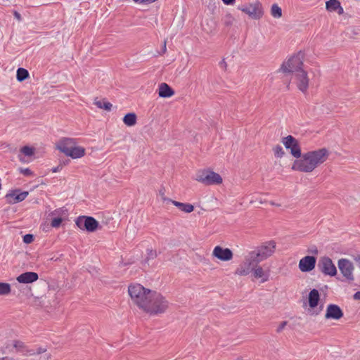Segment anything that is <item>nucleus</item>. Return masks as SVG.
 Segmentation results:
<instances>
[{"instance_id": "5701e85b", "label": "nucleus", "mask_w": 360, "mask_h": 360, "mask_svg": "<svg viewBox=\"0 0 360 360\" xmlns=\"http://www.w3.org/2000/svg\"><path fill=\"white\" fill-rule=\"evenodd\" d=\"M320 300V295L316 289H313L309 294V305L311 308L316 307Z\"/></svg>"}, {"instance_id": "2f4dec72", "label": "nucleus", "mask_w": 360, "mask_h": 360, "mask_svg": "<svg viewBox=\"0 0 360 360\" xmlns=\"http://www.w3.org/2000/svg\"><path fill=\"white\" fill-rule=\"evenodd\" d=\"M20 153L25 156L30 157L34 154V148L30 146H23L20 149Z\"/></svg>"}, {"instance_id": "e433bc0d", "label": "nucleus", "mask_w": 360, "mask_h": 360, "mask_svg": "<svg viewBox=\"0 0 360 360\" xmlns=\"http://www.w3.org/2000/svg\"><path fill=\"white\" fill-rule=\"evenodd\" d=\"M157 252L155 250H147V259H154L157 257Z\"/></svg>"}, {"instance_id": "49530a36", "label": "nucleus", "mask_w": 360, "mask_h": 360, "mask_svg": "<svg viewBox=\"0 0 360 360\" xmlns=\"http://www.w3.org/2000/svg\"><path fill=\"white\" fill-rule=\"evenodd\" d=\"M167 51L166 48V41H164L163 47H162V53H165Z\"/></svg>"}, {"instance_id": "1a4fd4ad", "label": "nucleus", "mask_w": 360, "mask_h": 360, "mask_svg": "<svg viewBox=\"0 0 360 360\" xmlns=\"http://www.w3.org/2000/svg\"><path fill=\"white\" fill-rule=\"evenodd\" d=\"M307 153V155H309L310 160H311V162L314 169L318 166L325 162L330 155L328 150L326 148L308 151Z\"/></svg>"}, {"instance_id": "f03ea898", "label": "nucleus", "mask_w": 360, "mask_h": 360, "mask_svg": "<svg viewBox=\"0 0 360 360\" xmlns=\"http://www.w3.org/2000/svg\"><path fill=\"white\" fill-rule=\"evenodd\" d=\"M56 148L65 155L73 159L80 158L85 155V149L77 146L75 139L62 138L56 143Z\"/></svg>"}, {"instance_id": "7c9ffc66", "label": "nucleus", "mask_w": 360, "mask_h": 360, "mask_svg": "<svg viewBox=\"0 0 360 360\" xmlns=\"http://www.w3.org/2000/svg\"><path fill=\"white\" fill-rule=\"evenodd\" d=\"M11 292V285L8 283H0V295L9 294Z\"/></svg>"}, {"instance_id": "ddd939ff", "label": "nucleus", "mask_w": 360, "mask_h": 360, "mask_svg": "<svg viewBox=\"0 0 360 360\" xmlns=\"http://www.w3.org/2000/svg\"><path fill=\"white\" fill-rule=\"evenodd\" d=\"M283 143L287 149L290 150V153L293 157L296 158L301 157L302 153L300 146L297 140L292 136L288 135L283 138Z\"/></svg>"}, {"instance_id": "f704fd0d", "label": "nucleus", "mask_w": 360, "mask_h": 360, "mask_svg": "<svg viewBox=\"0 0 360 360\" xmlns=\"http://www.w3.org/2000/svg\"><path fill=\"white\" fill-rule=\"evenodd\" d=\"M63 219L61 217H55L51 220V225L53 228H58L60 226Z\"/></svg>"}, {"instance_id": "09e8293b", "label": "nucleus", "mask_w": 360, "mask_h": 360, "mask_svg": "<svg viewBox=\"0 0 360 360\" xmlns=\"http://www.w3.org/2000/svg\"><path fill=\"white\" fill-rule=\"evenodd\" d=\"M59 171V167H56L52 169L53 172H57Z\"/></svg>"}, {"instance_id": "20e7f679", "label": "nucleus", "mask_w": 360, "mask_h": 360, "mask_svg": "<svg viewBox=\"0 0 360 360\" xmlns=\"http://www.w3.org/2000/svg\"><path fill=\"white\" fill-rule=\"evenodd\" d=\"M303 56L304 54L302 52L294 55L282 64L281 70L283 72H294L295 74L299 72V71H302Z\"/></svg>"}, {"instance_id": "423d86ee", "label": "nucleus", "mask_w": 360, "mask_h": 360, "mask_svg": "<svg viewBox=\"0 0 360 360\" xmlns=\"http://www.w3.org/2000/svg\"><path fill=\"white\" fill-rule=\"evenodd\" d=\"M195 180L205 185L220 184L222 182L221 176L210 170L199 171L195 176Z\"/></svg>"}, {"instance_id": "4c0bfd02", "label": "nucleus", "mask_w": 360, "mask_h": 360, "mask_svg": "<svg viewBox=\"0 0 360 360\" xmlns=\"http://www.w3.org/2000/svg\"><path fill=\"white\" fill-rule=\"evenodd\" d=\"M20 172L27 176L32 174V172L29 168H20Z\"/></svg>"}, {"instance_id": "0eeeda50", "label": "nucleus", "mask_w": 360, "mask_h": 360, "mask_svg": "<svg viewBox=\"0 0 360 360\" xmlns=\"http://www.w3.org/2000/svg\"><path fill=\"white\" fill-rule=\"evenodd\" d=\"M276 248V243L274 241H269L264 243L263 245L259 247L257 249L250 251L255 256L258 262L266 259L267 257L271 256Z\"/></svg>"}, {"instance_id": "a878e982", "label": "nucleus", "mask_w": 360, "mask_h": 360, "mask_svg": "<svg viewBox=\"0 0 360 360\" xmlns=\"http://www.w3.org/2000/svg\"><path fill=\"white\" fill-rule=\"evenodd\" d=\"M252 271L253 272L254 276L255 278H262V282L268 281L269 275L264 271L261 266H258L257 265V266L253 268Z\"/></svg>"}, {"instance_id": "f8f14e48", "label": "nucleus", "mask_w": 360, "mask_h": 360, "mask_svg": "<svg viewBox=\"0 0 360 360\" xmlns=\"http://www.w3.org/2000/svg\"><path fill=\"white\" fill-rule=\"evenodd\" d=\"M318 268L323 274L334 276L337 274V269L332 259L328 257H322L318 263Z\"/></svg>"}, {"instance_id": "dca6fc26", "label": "nucleus", "mask_w": 360, "mask_h": 360, "mask_svg": "<svg viewBox=\"0 0 360 360\" xmlns=\"http://www.w3.org/2000/svg\"><path fill=\"white\" fill-rule=\"evenodd\" d=\"M212 255L221 261H229L233 258V252L229 248H224L219 245L214 247Z\"/></svg>"}, {"instance_id": "603ef678", "label": "nucleus", "mask_w": 360, "mask_h": 360, "mask_svg": "<svg viewBox=\"0 0 360 360\" xmlns=\"http://www.w3.org/2000/svg\"><path fill=\"white\" fill-rule=\"evenodd\" d=\"M318 253V250L317 249H315V254H317Z\"/></svg>"}, {"instance_id": "412c9836", "label": "nucleus", "mask_w": 360, "mask_h": 360, "mask_svg": "<svg viewBox=\"0 0 360 360\" xmlns=\"http://www.w3.org/2000/svg\"><path fill=\"white\" fill-rule=\"evenodd\" d=\"M38 278L39 276L37 273L28 271L21 274L16 279L20 283H32L37 281Z\"/></svg>"}, {"instance_id": "39448f33", "label": "nucleus", "mask_w": 360, "mask_h": 360, "mask_svg": "<svg viewBox=\"0 0 360 360\" xmlns=\"http://www.w3.org/2000/svg\"><path fill=\"white\" fill-rule=\"evenodd\" d=\"M258 264V260L256 259L251 252H249L245 255L244 261L236 269L235 274L247 276Z\"/></svg>"}, {"instance_id": "4468645a", "label": "nucleus", "mask_w": 360, "mask_h": 360, "mask_svg": "<svg viewBox=\"0 0 360 360\" xmlns=\"http://www.w3.org/2000/svg\"><path fill=\"white\" fill-rule=\"evenodd\" d=\"M240 9L252 19H259L263 15L262 5L258 2L243 6Z\"/></svg>"}, {"instance_id": "f3484780", "label": "nucleus", "mask_w": 360, "mask_h": 360, "mask_svg": "<svg viewBox=\"0 0 360 360\" xmlns=\"http://www.w3.org/2000/svg\"><path fill=\"white\" fill-rule=\"evenodd\" d=\"M316 259L314 256H305L299 262V269L302 272H309L315 268Z\"/></svg>"}, {"instance_id": "9d476101", "label": "nucleus", "mask_w": 360, "mask_h": 360, "mask_svg": "<svg viewBox=\"0 0 360 360\" xmlns=\"http://www.w3.org/2000/svg\"><path fill=\"white\" fill-rule=\"evenodd\" d=\"M79 229L88 232H94L98 227V222L92 217L79 216L75 220Z\"/></svg>"}, {"instance_id": "58836bf2", "label": "nucleus", "mask_w": 360, "mask_h": 360, "mask_svg": "<svg viewBox=\"0 0 360 360\" xmlns=\"http://www.w3.org/2000/svg\"><path fill=\"white\" fill-rule=\"evenodd\" d=\"M287 325V322L286 321H283L280 323V325L278 326V327L276 329V331L278 333H281L285 328V326Z\"/></svg>"}, {"instance_id": "b1692460", "label": "nucleus", "mask_w": 360, "mask_h": 360, "mask_svg": "<svg viewBox=\"0 0 360 360\" xmlns=\"http://www.w3.org/2000/svg\"><path fill=\"white\" fill-rule=\"evenodd\" d=\"M326 9L329 11H338V13L341 14L343 13V8L340 5V3L338 0H329L326 2Z\"/></svg>"}, {"instance_id": "2eb2a0df", "label": "nucleus", "mask_w": 360, "mask_h": 360, "mask_svg": "<svg viewBox=\"0 0 360 360\" xmlns=\"http://www.w3.org/2000/svg\"><path fill=\"white\" fill-rule=\"evenodd\" d=\"M343 316L344 313L338 305L335 304H329L327 306L325 314L326 319L339 320L342 318Z\"/></svg>"}, {"instance_id": "cd10ccee", "label": "nucleus", "mask_w": 360, "mask_h": 360, "mask_svg": "<svg viewBox=\"0 0 360 360\" xmlns=\"http://www.w3.org/2000/svg\"><path fill=\"white\" fill-rule=\"evenodd\" d=\"M94 104L98 108L104 109V110H105L107 111H110L111 108H112V105L110 102L106 101L105 100L95 101Z\"/></svg>"}, {"instance_id": "a19ab883", "label": "nucleus", "mask_w": 360, "mask_h": 360, "mask_svg": "<svg viewBox=\"0 0 360 360\" xmlns=\"http://www.w3.org/2000/svg\"><path fill=\"white\" fill-rule=\"evenodd\" d=\"M354 260L356 262V263L357 264L358 266L360 268V254L356 255L354 257Z\"/></svg>"}, {"instance_id": "a18cd8bd", "label": "nucleus", "mask_w": 360, "mask_h": 360, "mask_svg": "<svg viewBox=\"0 0 360 360\" xmlns=\"http://www.w3.org/2000/svg\"><path fill=\"white\" fill-rule=\"evenodd\" d=\"M14 16L16 19H18V20H21V15L19 13H18L17 11H15L14 12Z\"/></svg>"}, {"instance_id": "c9c22d12", "label": "nucleus", "mask_w": 360, "mask_h": 360, "mask_svg": "<svg viewBox=\"0 0 360 360\" xmlns=\"http://www.w3.org/2000/svg\"><path fill=\"white\" fill-rule=\"evenodd\" d=\"M34 240L33 235L32 234H26L23 237V242L26 244L31 243Z\"/></svg>"}, {"instance_id": "79ce46f5", "label": "nucleus", "mask_w": 360, "mask_h": 360, "mask_svg": "<svg viewBox=\"0 0 360 360\" xmlns=\"http://www.w3.org/2000/svg\"><path fill=\"white\" fill-rule=\"evenodd\" d=\"M236 0H222L224 4L231 5L235 2Z\"/></svg>"}, {"instance_id": "3c124183", "label": "nucleus", "mask_w": 360, "mask_h": 360, "mask_svg": "<svg viewBox=\"0 0 360 360\" xmlns=\"http://www.w3.org/2000/svg\"><path fill=\"white\" fill-rule=\"evenodd\" d=\"M221 64L222 65H224L226 64V63H225L224 61H222V62L221 63Z\"/></svg>"}, {"instance_id": "f257e3e1", "label": "nucleus", "mask_w": 360, "mask_h": 360, "mask_svg": "<svg viewBox=\"0 0 360 360\" xmlns=\"http://www.w3.org/2000/svg\"><path fill=\"white\" fill-rule=\"evenodd\" d=\"M169 307V302L160 293L148 290V298L142 308L152 315L162 314Z\"/></svg>"}, {"instance_id": "7ed1b4c3", "label": "nucleus", "mask_w": 360, "mask_h": 360, "mask_svg": "<svg viewBox=\"0 0 360 360\" xmlns=\"http://www.w3.org/2000/svg\"><path fill=\"white\" fill-rule=\"evenodd\" d=\"M148 290L140 284L131 285L128 288L131 298L141 309L148 298Z\"/></svg>"}, {"instance_id": "aec40b11", "label": "nucleus", "mask_w": 360, "mask_h": 360, "mask_svg": "<svg viewBox=\"0 0 360 360\" xmlns=\"http://www.w3.org/2000/svg\"><path fill=\"white\" fill-rule=\"evenodd\" d=\"M27 195L28 192L27 191L20 192L19 191H15L11 193L7 194L6 198L10 203L15 204L24 200Z\"/></svg>"}, {"instance_id": "393cba45", "label": "nucleus", "mask_w": 360, "mask_h": 360, "mask_svg": "<svg viewBox=\"0 0 360 360\" xmlns=\"http://www.w3.org/2000/svg\"><path fill=\"white\" fill-rule=\"evenodd\" d=\"M172 203L177 207L180 210L185 213H191L193 211L194 207L191 204L189 203H183L175 200H169Z\"/></svg>"}, {"instance_id": "c03bdc74", "label": "nucleus", "mask_w": 360, "mask_h": 360, "mask_svg": "<svg viewBox=\"0 0 360 360\" xmlns=\"http://www.w3.org/2000/svg\"><path fill=\"white\" fill-rule=\"evenodd\" d=\"M353 297L356 300H360V291L355 292Z\"/></svg>"}, {"instance_id": "72a5a7b5", "label": "nucleus", "mask_w": 360, "mask_h": 360, "mask_svg": "<svg viewBox=\"0 0 360 360\" xmlns=\"http://www.w3.org/2000/svg\"><path fill=\"white\" fill-rule=\"evenodd\" d=\"M234 20L233 17L231 14H226L224 18V23L226 26H230L233 24Z\"/></svg>"}, {"instance_id": "bb28decb", "label": "nucleus", "mask_w": 360, "mask_h": 360, "mask_svg": "<svg viewBox=\"0 0 360 360\" xmlns=\"http://www.w3.org/2000/svg\"><path fill=\"white\" fill-rule=\"evenodd\" d=\"M123 122L129 127L134 126L136 123V115L134 113H128L124 117Z\"/></svg>"}, {"instance_id": "6ab92c4d", "label": "nucleus", "mask_w": 360, "mask_h": 360, "mask_svg": "<svg viewBox=\"0 0 360 360\" xmlns=\"http://www.w3.org/2000/svg\"><path fill=\"white\" fill-rule=\"evenodd\" d=\"M13 349L11 351H13V349L16 352H20L24 355H34L35 352L34 349H28L26 345L20 341V340H14L13 342Z\"/></svg>"}, {"instance_id": "9b49d317", "label": "nucleus", "mask_w": 360, "mask_h": 360, "mask_svg": "<svg viewBox=\"0 0 360 360\" xmlns=\"http://www.w3.org/2000/svg\"><path fill=\"white\" fill-rule=\"evenodd\" d=\"M338 266L342 276L349 281L354 279L353 271L354 266L353 263L348 259L342 258L338 262Z\"/></svg>"}, {"instance_id": "c756f323", "label": "nucleus", "mask_w": 360, "mask_h": 360, "mask_svg": "<svg viewBox=\"0 0 360 360\" xmlns=\"http://www.w3.org/2000/svg\"><path fill=\"white\" fill-rule=\"evenodd\" d=\"M271 14L275 18L282 16V10L277 4H273L271 8Z\"/></svg>"}, {"instance_id": "473e14b6", "label": "nucleus", "mask_w": 360, "mask_h": 360, "mask_svg": "<svg viewBox=\"0 0 360 360\" xmlns=\"http://www.w3.org/2000/svg\"><path fill=\"white\" fill-rule=\"evenodd\" d=\"M273 151H274V155L277 158H282L285 154V152H284L282 146H281L280 145H277L275 147H274Z\"/></svg>"}, {"instance_id": "ea45409f", "label": "nucleus", "mask_w": 360, "mask_h": 360, "mask_svg": "<svg viewBox=\"0 0 360 360\" xmlns=\"http://www.w3.org/2000/svg\"><path fill=\"white\" fill-rule=\"evenodd\" d=\"M35 354H40L41 353H44L46 351V348H43V347H39L37 348V350H34Z\"/></svg>"}, {"instance_id": "a211bd4d", "label": "nucleus", "mask_w": 360, "mask_h": 360, "mask_svg": "<svg viewBox=\"0 0 360 360\" xmlns=\"http://www.w3.org/2000/svg\"><path fill=\"white\" fill-rule=\"evenodd\" d=\"M295 75L297 79V86L298 89L304 93L306 92L309 86V79L307 72L304 70L299 71V72Z\"/></svg>"}, {"instance_id": "864d4df0", "label": "nucleus", "mask_w": 360, "mask_h": 360, "mask_svg": "<svg viewBox=\"0 0 360 360\" xmlns=\"http://www.w3.org/2000/svg\"><path fill=\"white\" fill-rule=\"evenodd\" d=\"M236 360H243L242 359L238 358Z\"/></svg>"}, {"instance_id": "8fccbe9b", "label": "nucleus", "mask_w": 360, "mask_h": 360, "mask_svg": "<svg viewBox=\"0 0 360 360\" xmlns=\"http://www.w3.org/2000/svg\"><path fill=\"white\" fill-rule=\"evenodd\" d=\"M18 158H19V160H20V161H23L22 158V156H21V155H20V154L18 155Z\"/></svg>"}, {"instance_id": "c85d7f7f", "label": "nucleus", "mask_w": 360, "mask_h": 360, "mask_svg": "<svg viewBox=\"0 0 360 360\" xmlns=\"http://www.w3.org/2000/svg\"><path fill=\"white\" fill-rule=\"evenodd\" d=\"M29 77V72L26 69L19 68L17 70L16 78L19 82L24 81Z\"/></svg>"}, {"instance_id": "de8ad7c7", "label": "nucleus", "mask_w": 360, "mask_h": 360, "mask_svg": "<svg viewBox=\"0 0 360 360\" xmlns=\"http://www.w3.org/2000/svg\"><path fill=\"white\" fill-rule=\"evenodd\" d=\"M0 360H16L13 358H10V357H3V358H0Z\"/></svg>"}, {"instance_id": "37998d69", "label": "nucleus", "mask_w": 360, "mask_h": 360, "mask_svg": "<svg viewBox=\"0 0 360 360\" xmlns=\"http://www.w3.org/2000/svg\"><path fill=\"white\" fill-rule=\"evenodd\" d=\"M61 212V210L60 209H58V210H55L54 211L51 212V215H59Z\"/></svg>"}, {"instance_id": "4be33fe9", "label": "nucleus", "mask_w": 360, "mask_h": 360, "mask_svg": "<svg viewBox=\"0 0 360 360\" xmlns=\"http://www.w3.org/2000/svg\"><path fill=\"white\" fill-rule=\"evenodd\" d=\"M174 94V90L166 83H161L158 88V95L162 98H169Z\"/></svg>"}, {"instance_id": "6e6552de", "label": "nucleus", "mask_w": 360, "mask_h": 360, "mask_svg": "<svg viewBox=\"0 0 360 360\" xmlns=\"http://www.w3.org/2000/svg\"><path fill=\"white\" fill-rule=\"evenodd\" d=\"M307 153L301 154V157L295 160L292 165V169L301 172L309 173L314 170Z\"/></svg>"}]
</instances>
